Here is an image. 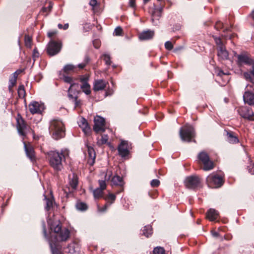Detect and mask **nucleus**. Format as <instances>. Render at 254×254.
Wrapping results in <instances>:
<instances>
[{"instance_id": "1", "label": "nucleus", "mask_w": 254, "mask_h": 254, "mask_svg": "<svg viewBox=\"0 0 254 254\" xmlns=\"http://www.w3.org/2000/svg\"><path fill=\"white\" fill-rule=\"evenodd\" d=\"M50 229L52 231L51 237H54L55 243L65 242L68 240L70 235V231L67 228H62V224L59 220H54L50 224Z\"/></svg>"}, {"instance_id": "2", "label": "nucleus", "mask_w": 254, "mask_h": 254, "mask_svg": "<svg viewBox=\"0 0 254 254\" xmlns=\"http://www.w3.org/2000/svg\"><path fill=\"white\" fill-rule=\"evenodd\" d=\"M49 131L51 137L55 140L63 138L65 136L64 125L60 120L54 119L51 121Z\"/></svg>"}, {"instance_id": "3", "label": "nucleus", "mask_w": 254, "mask_h": 254, "mask_svg": "<svg viewBox=\"0 0 254 254\" xmlns=\"http://www.w3.org/2000/svg\"><path fill=\"white\" fill-rule=\"evenodd\" d=\"M69 154L67 149H63L61 152L52 151L49 153V161L51 165L56 170H61L63 168L62 161Z\"/></svg>"}, {"instance_id": "4", "label": "nucleus", "mask_w": 254, "mask_h": 254, "mask_svg": "<svg viewBox=\"0 0 254 254\" xmlns=\"http://www.w3.org/2000/svg\"><path fill=\"white\" fill-rule=\"evenodd\" d=\"M15 120L16 121V129L20 135L25 138L27 133L31 132L33 138H35V134L34 130L26 124V122L19 113H17Z\"/></svg>"}, {"instance_id": "5", "label": "nucleus", "mask_w": 254, "mask_h": 254, "mask_svg": "<svg viewBox=\"0 0 254 254\" xmlns=\"http://www.w3.org/2000/svg\"><path fill=\"white\" fill-rule=\"evenodd\" d=\"M180 136L184 141L190 142L195 136L194 130L191 126L187 125L180 129Z\"/></svg>"}, {"instance_id": "6", "label": "nucleus", "mask_w": 254, "mask_h": 254, "mask_svg": "<svg viewBox=\"0 0 254 254\" xmlns=\"http://www.w3.org/2000/svg\"><path fill=\"white\" fill-rule=\"evenodd\" d=\"M198 162L203 165V169L204 171L212 170L214 167L213 162L210 160L208 155L204 151L200 152L198 155Z\"/></svg>"}, {"instance_id": "7", "label": "nucleus", "mask_w": 254, "mask_h": 254, "mask_svg": "<svg viewBox=\"0 0 254 254\" xmlns=\"http://www.w3.org/2000/svg\"><path fill=\"white\" fill-rule=\"evenodd\" d=\"M206 182L209 186L215 188L221 187L223 184L222 177L215 173L209 175L206 179Z\"/></svg>"}, {"instance_id": "8", "label": "nucleus", "mask_w": 254, "mask_h": 254, "mask_svg": "<svg viewBox=\"0 0 254 254\" xmlns=\"http://www.w3.org/2000/svg\"><path fill=\"white\" fill-rule=\"evenodd\" d=\"M62 47V43L59 40H51L49 42V56H53L58 54Z\"/></svg>"}, {"instance_id": "9", "label": "nucleus", "mask_w": 254, "mask_h": 254, "mask_svg": "<svg viewBox=\"0 0 254 254\" xmlns=\"http://www.w3.org/2000/svg\"><path fill=\"white\" fill-rule=\"evenodd\" d=\"M253 90H254L253 85H248L243 95L244 102L249 105H254V93L252 92Z\"/></svg>"}, {"instance_id": "10", "label": "nucleus", "mask_w": 254, "mask_h": 254, "mask_svg": "<svg viewBox=\"0 0 254 254\" xmlns=\"http://www.w3.org/2000/svg\"><path fill=\"white\" fill-rule=\"evenodd\" d=\"M94 122L93 129L96 133L105 131L106 127L105 121L103 118L96 116L94 118Z\"/></svg>"}, {"instance_id": "11", "label": "nucleus", "mask_w": 254, "mask_h": 254, "mask_svg": "<svg viewBox=\"0 0 254 254\" xmlns=\"http://www.w3.org/2000/svg\"><path fill=\"white\" fill-rule=\"evenodd\" d=\"M184 183L187 188L194 189L198 187L200 181L197 176H191L186 178Z\"/></svg>"}, {"instance_id": "12", "label": "nucleus", "mask_w": 254, "mask_h": 254, "mask_svg": "<svg viewBox=\"0 0 254 254\" xmlns=\"http://www.w3.org/2000/svg\"><path fill=\"white\" fill-rule=\"evenodd\" d=\"M131 149L130 144L127 141L121 140L118 147L119 154L122 157H125L129 154V149Z\"/></svg>"}, {"instance_id": "13", "label": "nucleus", "mask_w": 254, "mask_h": 254, "mask_svg": "<svg viewBox=\"0 0 254 254\" xmlns=\"http://www.w3.org/2000/svg\"><path fill=\"white\" fill-rule=\"evenodd\" d=\"M44 105L41 102L33 101L29 105V109L32 114L41 113L45 110Z\"/></svg>"}, {"instance_id": "14", "label": "nucleus", "mask_w": 254, "mask_h": 254, "mask_svg": "<svg viewBox=\"0 0 254 254\" xmlns=\"http://www.w3.org/2000/svg\"><path fill=\"white\" fill-rule=\"evenodd\" d=\"M116 196L114 194L109 193L106 196L104 197V199L107 201V203L103 207H100L98 205V210L99 212L105 211L108 207L115 201Z\"/></svg>"}, {"instance_id": "15", "label": "nucleus", "mask_w": 254, "mask_h": 254, "mask_svg": "<svg viewBox=\"0 0 254 254\" xmlns=\"http://www.w3.org/2000/svg\"><path fill=\"white\" fill-rule=\"evenodd\" d=\"M78 87V85L77 84H73L70 86V87L68 89V97L74 102L75 107H79L80 105V101L77 100V92H72V89L74 87L77 88Z\"/></svg>"}, {"instance_id": "16", "label": "nucleus", "mask_w": 254, "mask_h": 254, "mask_svg": "<svg viewBox=\"0 0 254 254\" xmlns=\"http://www.w3.org/2000/svg\"><path fill=\"white\" fill-rule=\"evenodd\" d=\"M24 147L27 156L32 161L35 160V154L34 148L30 143L24 142Z\"/></svg>"}, {"instance_id": "17", "label": "nucleus", "mask_w": 254, "mask_h": 254, "mask_svg": "<svg viewBox=\"0 0 254 254\" xmlns=\"http://www.w3.org/2000/svg\"><path fill=\"white\" fill-rule=\"evenodd\" d=\"M49 211H53V215H55V213L58 210L59 206L56 203L55 199L54 198L52 192L50 191V194H49Z\"/></svg>"}, {"instance_id": "18", "label": "nucleus", "mask_w": 254, "mask_h": 254, "mask_svg": "<svg viewBox=\"0 0 254 254\" xmlns=\"http://www.w3.org/2000/svg\"><path fill=\"white\" fill-rule=\"evenodd\" d=\"M79 126L86 135H89L91 132V128L87 122L83 118H81L78 122Z\"/></svg>"}, {"instance_id": "19", "label": "nucleus", "mask_w": 254, "mask_h": 254, "mask_svg": "<svg viewBox=\"0 0 254 254\" xmlns=\"http://www.w3.org/2000/svg\"><path fill=\"white\" fill-rule=\"evenodd\" d=\"M217 56L220 60H226L229 59V53L225 46L217 48Z\"/></svg>"}, {"instance_id": "20", "label": "nucleus", "mask_w": 254, "mask_h": 254, "mask_svg": "<svg viewBox=\"0 0 254 254\" xmlns=\"http://www.w3.org/2000/svg\"><path fill=\"white\" fill-rule=\"evenodd\" d=\"M78 183V178L76 175L72 173L71 175H69L68 184L72 190H75L76 189Z\"/></svg>"}, {"instance_id": "21", "label": "nucleus", "mask_w": 254, "mask_h": 254, "mask_svg": "<svg viewBox=\"0 0 254 254\" xmlns=\"http://www.w3.org/2000/svg\"><path fill=\"white\" fill-rule=\"evenodd\" d=\"M107 83L103 80H96L94 83L93 90L95 91L102 90L106 87Z\"/></svg>"}, {"instance_id": "22", "label": "nucleus", "mask_w": 254, "mask_h": 254, "mask_svg": "<svg viewBox=\"0 0 254 254\" xmlns=\"http://www.w3.org/2000/svg\"><path fill=\"white\" fill-rule=\"evenodd\" d=\"M238 61L237 63L239 64H251L252 61L246 55L241 54L237 55Z\"/></svg>"}, {"instance_id": "23", "label": "nucleus", "mask_w": 254, "mask_h": 254, "mask_svg": "<svg viewBox=\"0 0 254 254\" xmlns=\"http://www.w3.org/2000/svg\"><path fill=\"white\" fill-rule=\"evenodd\" d=\"M87 149L89 156L88 162L90 165H92L95 162L96 157L95 152L93 147L91 146H87Z\"/></svg>"}, {"instance_id": "24", "label": "nucleus", "mask_w": 254, "mask_h": 254, "mask_svg": "<svg viewBox=\"0 0 254 254\" xmlns=\"http://www.w3.org/2000/svg\"><path fill=\"white\" fill-rule=\"evenodd\" d=\"M154 36V32L152 31H143L139 35V38L141 40H147L152 39Z\"/></svg>"}, {"instance_id": "25", "label": "nucleus", "mask_w": 254, "mask_h": 254, "mask_svg": "<svg viewBox=\"0 0 254 254\" xmlns=\"http://www.w3.org/2000/svg\"><path fill=\"white\" fill-rule=\"evenodd\" d=\"M219 213L216 210L210 208L207 212V218L210 221L215 220L218 217Z\"/></svg>"}, {"instance_id": "26", "label": "nucleus", "mask_w": 254, "mask_h": 254, "mask_svg": "<svg viewBox=\"0 0 254 254\" xmlns=\"http://www.w3.org/2000/svg\"><path fill=\"white\" fill-rule=\"evenodd\" d=\"M52 254H61V246L59 244H55L53 242L50 244Z\"/></svg>"}, {"instance_id": "27", "label": "nucleus", "mask_w": 254, "mask_h": 254, "mask_svg": "<svg viewBox=\"0 0 254 254\" xmlns=\"http://www.w3.org/2000/svg\"><path fill=\"white\" fill-rule=\"evenodd\" d=\"M76 66L71 64H66L63 68L64 72L66 74H69L74 72L76 71Z\"/></svg>"}, {"instance_id": "28", "label": "nucleus", "mask_w": 254, "mask_h": 254, "mask_svg": "<svg viewBox=\"0 0 254 254\" xmlns=\"http://www.w3.org/2000/svg\"><path fill=\"white\" fill-rule=\"evenodd\" d=\"M227 140L231 143H236L239 141L238 138L234 134L233 132H227Z\"/></svg>"}, {"instance_id": "29", "label": "nucleus", "mask_w": 254, "mask_h": 254, "mask_svg": "<svg viewBox=\"0 0 254 254\" xmlns=\"http://www.w3.org/2000/svg\"><path fill=\"white\" fill-rule=\"evenodd\" d=\"M17 78V72H14L12 74V76L11 78L9 79V90L10 91L12 88L13 87H14L16 83V80Z\"/></svg>"}, {"instance_id": "30", "label": "nucleus", "mask_w": 254, "mask_h": 254, "mask_svg": "<svg viewBox=\"0 0 254 254\" xmlns=\"http://www.w3.org/2000/svg\"><path fill=\"white\" fill-rule=\"evenodd\" d=\"M113 185L117 186H122L124 184L122 178L119 176H115L112 179Z\"/></svg>"}, {"instance_id": "31", "label": "nucleus", "mask_w": 254, "mask_h": 254, "mask_svg": "<svg viewBox=\"0 0 254 254\" xmlns=\"http://www.w3.org/2000/svg\"><path fill=\"white\" fill-rule=\"evenodd\" d=\"M152 233V229L151 226L148 225L144 227L143 234L146 237H149Z\"/></svg>"}, {"instance_id": "32", "label": "nucleus", "mask_w": 254, "mask_h": 254, "mask_svg": "<svg viewBox=\"0 0 254 254\" xmlns=\"http://www.w3.org/2000/svg\"><path fill=\"white\" fill-rule=\"evenodd\" d=\"M103 190L97 188L93 191V195L95 199H98L103 197Z\"/></svg>"}, {"instance_id": "33", "label": "nucleus", "mask_w": 254, "mask_h": 254, "mask_svg": "<svg viewBox=\"0 0 254 254\" xmlns=\"http://www.w3.org/2000/svg\"><path fill=\"white\" fill-rule=\"evenodd\" d=\"M81 88L82 89L83 92H84L86 95H89L90 94V86L88 83L82 84V85L81 86Z\"/></svg>"}, {"instance_id": "34", "label": "nucleus", "mask_w": 254, "mask_h": 254, "mask_svg": "<svg viewBox=\"0 0 254 254\" xmlns=\"http://www.w3.org/2000/svg\"><path fill=\"white\" fill-rule=\"evenodd\" d=\"M217 76L220 77H222L223 79H224L225 83H227L229 80V78L228 77V73H224L222 70H219L218 72Z\"/></svg>"}, {"instance_id": "35", "label": "nucleus", "mask_w": 254, "mask_h": 254, "mask_svg": "<svg viewBox=\"0 0 254 254\" xmlns=\"http://www.w3.org/2000/svg\"><path fill=\"white\" fill-rule=\"evenodd\" d=\"M108 136L107 134H103L101 136V138L97 141L98 145H101L107 143L108 140Z\"/></svg>"}, {"instance_id": "36", "label": "nucleus", "mask_w": 254, "mask_h": 254, "mask_svg": "<svg viewBox=\"0 0 254 254\" xmlns=\"http://www.w3.org/2000/svg\"><path fill=\"white\" fill-rule=\"evenodd\" d=\"M18 94L20 98H23L25 96V91L23 85H20L18 89Z\"/></svg>"}, {"instance_id": "37", "label": "nucleus", "mask_w": 254, "mask_h": 254, "mask_svg": "<svg viewBox=\"0 0 254 254\" xmlns=\"http://www.w3.org/2000/svg\"><path fill=\"white\" fill-rule=\"evenodd\" d=\"M24 42L25 45L27 47L31 48L32 45V38L30 36L28 35L25 36Z\"/></svg>"}, {"instance_id": "38", "label": "nucleus", "mask_w": 254, "mask_h": 254, "mask_svg": "<svg viewBox=\"0 0 254 254\" xmlns=\"http://www.w3.org/2000/svg\"><path fill=\"white\" fill-rule=\"evenodd\" d=\"M76 208L79 210H85L87 208L86 204L83 202H77L76 205Z\"/></svg>"}, {"instance_id": "39", "label": "nucleus", "mask_w": 254, "mask_h": 254, "mask_svg": "<svg viewBox=\"0 0 254 254\" xmlns=\"http://www.w3.org/2000/svg\"><path fill=\"white\" fill-rule=\"evenodd\" d=\"M154 254H165L164 249L161 247H157L154 249Z\"/></svg>"}, {"instance_id": "40", "label": "nucleus", "mask_w": 254, "mask_h": 254, "mask_svg": "<svg viewBox=\"0 0 254 254\" xmlns=\"http://www.w3.org/2000/svg\"><path fill=\"white\" fill-rule=\"evenodd\" d=\"M215 42L217 46V48H220V47H224L225 46L221 41V39L220 38L217 37L216 36H213Z\"/></svg>"}, {"instance_id": "41", "label": "nucleus", "mask_w": 254, "mask_h": 254, "mask_svg": "<svg viewBox=\"0 0 254 254\" xmlns=\"http://www.w3.org/2000/svg\"><path fill=\"white\" fill-rule=\"evenodd\" d=\"M102 58L107 65H110L111 61L110 60V56L108 54H104L103 55Z\"/></svg>"}, {"instance_id": "42", "label": "nucleus", "mask_w": 254, "mask_h": 254, "mask_svg": "<svg viewBox=\"0 0 254 254\" xmlns=\"http://www.w3.org/2000/svg\"><path fill=\"white\" fill-rule=\"evenodd\" d=\"M62 78L63 80L66 83H70L71 84H73V83H72V79L71 77L66 76L65 75H63ZM71 85H70L71 86Z\"/></svg>"}, {"instance_id": "43", "label": "nucleus", "mask_w": 254, "mask_h": 254, "mask_svg": "<svg viewBox=\"0 0 254 254\" xmlns=\"http://www.w3.org/2000/svg\"><path fill=\"white\" fill-rule=\"evenodd\" d=\"M122 28L120 26H118L115 29L114 34L116 36H120L122 35Z\"/></svg>"}, {"instance_id": "44", "label": "nucleus", "mask_w": 254, "mask_h": 254, "mask_svg": "<svg viewBox=\"0 0 254 254\" xmlns=\"http://www.w3.org/2000/svg\"><path fill=\"white\" fill-rule=\"evenodd\" d=\"M99 183L100 185V188L99 189H101L102 190H104L106 188V184L105 181L103 180H99Z\"/></svg>"}, {"instance_id": "45", "label": "nucleus", "mask_w": 254, "mask_h": 254, "mask_svg": "<svg viewBox=\"0 0 254 254\" xmlns=\"http://www.w3.org/2000/svg\"><path fill=\"white\" fill-rule=\"evenodd\" d=\"M165 48L168 50H172L173 48V46L172 43L170 41H167L165 43Z\"/></svg>"}, {"instance_id": "46", "label": "nucleus", "mask_w": 254, "mask_h": 254, "mask_svg": "<svg viewBox=\"0 0 254 254\" xmlns=\"http://www.w3.org/2000/svg\"><path fill=\"white\" fill-rule=\"evenodd\" d=\"M160 184V181L158 180L154 179L151 182V185L152 187H156Z\"/></svg>"}, {"instance_id": "47", "label": "nucleus", "mask_w": 254, "mask_h": 254, "mask_svg": "<svg viewBox=\"0 0 254 254\" xmlns=\"http://www.w3.org/2000/svg\"><path fill=\"white\" fill-rule=\"evenodd\" d=\"M151 20L153 25H157L159 22L158 17H151Z\"/></svg>"}, {"instance_id": "48", "label": "nucleus", "mask_w": 254, "mask_h": 254, "mask_svg": "<svg viewBox=\"0 0 254 254\" xmlns=\"http://www.w3.org/2000/svg\"><path fill=\"white\" fill-rule=\"evenodd\" d=\"M251 73L250 72H245L244 74V75L246 79L250 80V81H252V77H251Z\"/></svg>"}, {"instance_id": "49", "label": "nucleus", "mask_w": 254, "mask_h": 254, "mask_svg": "<svg viewBox=\"0 0 254 254\" xmlns=\"http://www.w3.org/2000/svg\"><path fill=\"white\" fill-rule=\"evenodd\" d=\"M88 80V77L87 76H83L80 78V81L82 83V84H84L85 83H88L87 81Z\"/></svg>"}, {"instance_id": "50", "label": "nucleus", "mask_w": 254, "mask_h": 254, "mask_svg": "<svg viewBox=\"0 0 254 254\" xmlns=\"http://www.w3.org/2000/svg\"><path fill=\"white\" fill-rule=\"evenodd\" d=\"M39 56V53L38 52L37 50L36 49H35L33 50V58L34 59V61L35 60L36 58H38Z\"/></svg>"}, {"instance_id": "51", "label": "nucleus", "mask_w": 254, "mask_h": 254, "mask_svg": "<svg viewBox=\"0 0 254 254\" xmlns=\"http://www.w3.org/2000/svg\"><path fill=\"white\" fill-rule=\"evenodd\" d=\"M111 175H112L111 172L110 171H107L106 175L105 176V180H107V181L109 180Z\"/></svg>"}, {"instance_id": "52", "label": "nucleus", "mask_w": 254, "mask_h": 254, "mask_svg": "<svg viewBox=\"0 0 254 254\" xmlns=\"http://www.w3.org/2000/svg\"><path fill=\"white\" fill-rule=\"evenodd\" d=\"M129 6L131 7H133L135 6V0H130L129 2Z\"/></svg>"}, {"instance_id": "53", "label": "nucleus", "mask_w": 254, "mask_h": 254, "mask_svg": "<svg viewBox=\"0 0 254 254\" xmlns=\"http://www.w3.org/2000/svg\"><path fill=\"white\" fill-rule=\"evenodd\" d=\"M223 24L220 22H218L216 23L215 25V27L216 29L221 28V26H222Z\"/></svg>"}, {"instance_id": "54", "label": "nucleus", "mask_w": 254, "mask_h": 254, "mask_svg": "<svg viewBox=\"0 0 254 254\" xmlns=\"http://www.w3.org/2000/svg\"><path fill=\"white\" fill-rule=\"evenodd\" d=\"M89 3L91 5L94 6L97 4V1L96 0H91Z\"/></svg>"}, {"instance_id": "55", "label": "nucleus", "mask_w": 254, "mask_h": 254, "mask_svg": "<svg viewBox=\"0 0 254 254\" xmlns=\"http://www.w3.org/2000/svg\"><path fill=\"white\" fill-rule=\"evenodd\" d=\"M57 32L56 31H51L49 32V37H52L55 35L57 34Z\"/></svg>"}, {"instance_id": "56", "label": "nucleus", "mask_w": 254, "mask_h": 254, "mask_svg": "<svg viewBox=\"0 0 254 254\" xmlns=\"http://www.w3.org/2000/svg\"><path fill=\"white\" fill-rule=\"evenodd\" d=\"M211 233L213 237H217L219 236L218 233L216 231H212Z\"/></svg>"}, {"instance_id": "57", "label": "nucleus", "mask_w": 254, "mask_h": 254, "mask_svg": "<svg viewBox=\"0 0 254 254\" xmlns=\"http://www.w3.org/2000/svg\"><path fill=\"white\" fill-rule=\"evenodd\" d=\"M86 65V64H80L78 65V67L79 68H83Z\"/></svg>"}, {"instance_id": "58", "label": "nucleus", "mask_w": 254, "mask_h": 254, "mask_svg": "<svg viewBox=\"0 0 254 254\" xmlns=\"http://www.w3.org/2000/svg\"><path fill=\"white\" fill-rule=\"evenodd\" d=\"M250 72L254 76V64L252 65V69Z\"/></svg>"}, {"instance_id": "59", "label": "nucleus", "mask_w": 254, "mask_h": 254, "mask_svg": "<svg viewBox=\"0 0 254 254\" xmlns=\"http://www.w3.org/2000/svg\"><path fill=\"white\" fill-rule=\"evenodd\" d=\"M68 28V23H66L64 25V26H63V29L64 30H66L67 29V28Z\"/></svg>"}, {"instance_id": "60", "label": "nucleus", "mask_w": 254, "mask_h": 254, "mask_svg": "<svg viewBox=\"0 0 254 254\" xmlns=\"http://www.w3.org/2000/svg\"><path fill=\"white\" fill-rule=\"evenodd\" d=\"M53 4L52 2L50 1H49V11L51 9V8L52 7Z\"/></svg>"}, {"instance_id": "61", "label": "nucleus", "mask_w": 254, "mask_h": 254, "mask_svg": "<svg viewBox=\"0 0 254 254\" xmlns=\"http://www.w3.org/2000/svg\"><path fill=\"white\" fill-rule=\"evenodd\" d=\"M108 143V146L111 148H112V149H114V147L112 146V145L111 144V143L110 142H107Z\"/></svg>"}, {"instance_id": "62", "label": "nucleus", "mask_w": 254, "mask_h": 254, "mask_svg": "<svg viewBox=\"0 0 254 254\" xmlns=\"http://www.w3.org/2000/svg\"><path fill=\"white\" fill-rule=\"evenodd\" d=\"M58 28L60 29H63V26L62 24H59L58 25Z\"/></svg>"}, {"instance_id": "63", "label": "nucleus", "mask_w": 254, "mask_h": 254, "mask_svg": "<svg viewBox=\"0 0 254 254\" xmlns=\"http://www.w3.org/2000/svg\"><path fill=\"white\" fill-rule=\"evenodd\" d=\"M163 9V7H160L159 8L156 9L157 11H159L160 12H161L162 10Z\"/></svg>"}, {"instance_id": "64", "label": "nucleus", "mask_w": 254, "mask_h": 254, "mask_svg": "<svg viewBox=\"0 0 254 254\" xmlns=\"http://www.w3.org/2000/svg\"><path fill=\"white\" fill-rule=\"evenodd\" d=\"M249 16H254V10L249 15Z\"/></svg>"}]
</instances>
